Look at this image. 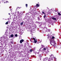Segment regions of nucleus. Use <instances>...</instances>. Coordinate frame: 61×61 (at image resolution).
Returning a JSON list of instances; mask_svg holds the SVG:
<instances>
[{"label":"nucleus","instance_id":"f257e3e1","mask_svg":"<svg viewBox=\"0 0 61 61\" xmlns=\"http://www.w3.org/2000/svg\"><path fill=\"white\" fill-rule=\"evenodd\" d=\"M50 41L51 45L53 46H55V45H56V42H55V40H50Z\"/></svg>","mask_w":61,"mask_h":61},{"label":"nucleus","instance_id":"f03ea898","mask_svg":"<svg viewBox=\"0 0 61 61\" xmlns=\"http://www.w3.org/2000/svg\"><path fill=\"white\" fill-rule=\"evenodd\" d=\"M29 13H30L31 14H33V11L31 10H30L29 12Z\"/></svg>","mask_w":61,"mask_h":61},{"label":"nucleus","instance_id":"7ed1b4c3","mask_svg":"<svg viewBox=\"0 0 61 61\" xmlns=\"http://www.w3.org/2000/svg\"><path fill=\"white\" fill-rule=\"evenodd\" d=\"M28 29L29 30H30V32L31 33H32V31H32V30H31V27H29Z\"/></svg>","mask_w":61,"mask_h":61},{"label":"nucleus","instance_id":"20e7f679","mask_svg":"<svg viewBox=\"0 0 61 61\" xmlns=\"http://www.w3.org/2000/svg\"><path fill=\"white\" fill-rule=\"evenodd\" d=\"M3 44L1 43L0 44V49H1L2 47H3Z\"/></svg>","mask_w":61,"mask_h":61},{"label":"nucleus","instance_id":"39448f33","mask_svg":"<svg viewBox=\"0 0 61 61\" xmlns=\"http://www.w3.org/2000/svg\"><path fill=\"white\" fill-rule=\"evenodd\" d=\"M49 56L50 57H51V58H54V55L52 54H51V55H49Z\"/></svg>","mask_w":61,"mask_h":61},{"label":"nucleus","instance_id":"423d86ee","mask_svg":"<svg viewBox=\"0 0 61 61\" xmlns=\"http://www.w3.org/2000/svg\"><path fill=\"white\" fill-rule=\"evenodd\" d=\"M38 54H39V56H40V57H42L41 56V53H40V52H38Z\"/></svg>","mask_w":61,"mask_h":61},{"label":"nucleus","instance_id":"0eeeda50","mask_svg":"<svg viewBox=\"0 0 61 61\" xmlns=\"http://www.w3.org/2000/svg\"><path fill=\"white\" fill-rule=\"evenodd\" d=\"M53 20H54V21H56L57 20H56V18H55V17H52L51 18Z\"/></svg>","mask_w":61,"mask_h":61},{"label":"nucleus","instance_id":"6e6552de","mask_svg":"<svg viewBox=\"0 0 61 61\" xmlns=\"http://www.w3.org/2000/svg\"><path fill=\"white\" fill-rule=\"evenodd\" d=\"M54 38H55V37L54 36H53L52 37V38L50 40H54Z\"/></svg>","mask_w":61,"mask_h":61},{"label":"nucleus","instance_id":"1a4fd4ad","mask_svg":"<svg viewBox=\"0 0 61 61\" xmlns=\"http://www.w3.org/2000/svg\"><path fill=\"white\" fill-rule=\"evenodd\" d=\"M24 40L22 39L20 40V43H21V44H22V42H24Z\"/></svg>","mask_w":61,"mask_h":61},{"label":"nucleus","instance_id":"9d476101","mask_svg":"<svg viewBox=\"0 0 61 61\" xmlns=\"http://www.w3.org/2000/svg\"><path fill=\"white\" fill-rule=\"evenodd\" d=\"M33 39L34 40V43H36L37 42V41L35 40V39L34 38H33Z\"/></svg>","mask_w":61,"mask_h":61},{"label":"nucleus","instance_id":"9b49d317","mask_svg":"<svg viewBox=\"0 0 61 61\" xmlns=\"http://www.w3.org/2000/svg\"><path fill=\"white\" fill-rule=\"evenodd\" d=\"M19 14V11H17V12H16V15L17 16H18Z\"/></svg>","mask_w":61,"mask_h":61},{"label":"nucleus","instance_id":"f8f14e48","mask_svg":"<svg viewBox=\"0 0 61 61\" xmlns=\"http://www.w3.org/2000/svg\"><path fill=\"white\" fill-rule=\"evenodd\" d=\"M46 49H47V47L44 48L43 49L44 50H45V51L46 50Z\"/></svg>","mask_w":61,"mask_h":61},{"label":"nucleus","instance_id":"ddd939ff","mask_svg":"<svg viewBox=\"0 0 61 61\" xmlns=\"http://www.w3.org/2000/svg\"><path fill=\"white\" fill-rule=\"evenodd\" d=\"M52 59L50 58H49L48 59V61H51V60H52Z\"/></svg>","mask_w":61,"mask_h":61},{"label":"nucleus","instance_id":"4468645a","mask_svg":"<svg viewBox=\"0 0 61 61\" xmlns=\"http://www.w3.org/2000/svg\"><path fill=\"white\" fill-rule=\"evenodd\" d=\"M43 25H46V23L45 22H43Z\"/></svg>","mask_w":61,"mask_h":61},{"label":"nucleus","instance_id":"2eb2a0df","mask_svg":"<svg viewBox=\"0 0 61 61\" xmlns=\"http://www.w3.org/2000/svg\"><path fill=\"white\" fill-rule=\"evenodd\" d=\"M33 51V50L32 49H31L30 50V52H32Z\"/></svg>","mask_w":61,"mask_h":61},{"label":"nucleus","instance_id":"dca6fc26","mask_svg":"<svg viewBox=\"0 0 61 61\" xmlns=\"http://www.w3.org/2000/svg\"><path fill=\"white\" fill-rule=\"evenodd\" d=\"M10 36L11 37H13L14 36V35L13 34L11 35Z\"/></svg>","mask_w":61,"mask_h":61},{"label":"nucleus","instance_id":"f3484780","mask_svg":"<svg viewBox=\"0 0 61 61\" xmlns=\"http://www.w3.org/2000/svg\"><path fill=\"white\" fill-rule=\"evenodd\" d=\"M23 23H24V22H21L20 23V25H23Z\"/></svg>","mask_w":61,"mask_h":61},{"label":"nucleus","instance_id":"a211bd4d","mask_svg":"<svg viewBox=\"0 0 61 61\" xmlns=\"http://www.w3.org/2000/svg\"><path fill=\"white\" fill-rule=\"evenodd\" d=\"M41 18V17H38V20H40V18Z\"/></svg>","mask_w":61,"mask_h":61},{"label":"nucleus","instance_id":"6ab92c4d","mask_svg":"<svg viewBox=\"0 0 61 61\" xmlns=\"http://www.w3.org/2000/svg\"><path fill=\"white\" fill-rule=\"evenodd\" d=\"M26 16H25L24 17V18L23 19L24 20L26 18H27L26 17Z\"/></svg>","mask_w":61,"mask_h":61},{"label":"nucleus","instance_id":"aec40b11","mask_svg":"<svg viewBox=\"0 0 61 61\" xmlns=\"http://www.w3.org/2000/svg\"><path fill=\"white\" fill-rule=\"evenodd\" d=\"M58 15H60V16L61 15V14L60 13H58Z\"/></svg>","mask_w":61,"mask_h":61},{"label":"nucleus","instance_id":"412c9836","mask_svg":"<svg viewBox=\"0 0 61 61\" xmlns=\"http://www.w3.org/2000/svg\"><path fill=\"white\" fill-rule=\"evenodd\" d=\"M35 28H33L32 29V31H35Z\"/></svg>","mask_w":61,"mask_h":61},{"label":"nucleus","instance_id":"4be33fe9","mask_svg":"<svg viewBox=\"0 0 61 61\" xmlns=\"http://www.w3.org/2000/svg\"><path fill=\"white\" fill-rule=\"evenodd\" d=\"M36 6H37V7H39V5L37 4L36 5Z\"/></svg>","mask_w":61,"mask_h":61},{"label":"nucleus","instance_id":"5701e85b","mask_svg":"<svg viewBox=\"0 0 61 61\" xmlns=\"http://www.w3.org/2000/svg\"><path fill=\"white\" fill-rule=\"evenodd\" d=\"M45 59H46V60H47V59H48V58L46 57V58H45Z\"/></svg>","mask_w":61,"mask_h":61},{"label":"nucleus","instance_id":"b1692460","mask_svg":"<svg viewBox=\"0 0 61 61\" xmlns=\"http://www.w3.org/2000/svg\"><path fill=\"white\" fill-rule=\"evenodd\" d=\"M43 61H46V59L44 58V59H43Z\"/></svg>","mask_w":61,"mask_h":61},{"label":"nucleus","instance_id":"393cba45","mask_svg":"<svg viewBox=\"0 0 61 61\" xmlns=\"http://www.w3.org/2000/svg\"><path fill=\"white\" fill-rule=\"evenodd\" d=\"M33 39V38H31V39L30 40V41L31 42H32V41L31 40H32Z\"/></svg>","mask_w":61,"mask_h":61},{"label":"nucleus","instance_id":"a878e982","mask_svg":"<svg viewBox=\"0 0 61 61\" xmlns=\"http://www.w3.org/2000/svg\"><path fill=\"white\" fill-rule=\"evenodd\" d=\"M8 24V22H7L5 23V24H6V25H7Z\"/></svg>","mask_w":61,"mask_h":61},{"label":"nucleus","instance_id":"bb28decb","mask_svg":"<svg viewBox=\"0 0 61 61\" xmlns=\"http://www.w3.org/2000/svg\"><path fill=\"white\" fill-rule=\"evenodd\" d=\"M15 36H16V37H17V34H15Z\"/></svg>","mask_w":61,"mask_h":61},{"label":"nucleus","instance_id":"cd10ccee","mask_svg":"<svg viewBox=\"0 0 61 61\" xmlns=\"http://www.w3.org/2000/svg\"><path fill=\"white\" fill-rule=\"evenodd\" d=\"M42 13L43 14H45V12H44L43 11H42Z\"/></svg>","mask_w":61,"mask_h":61},{"label":"nucleus","instance_id":"c85d7f7f","mask_svg":"<svg viewBox=\"0 0 61 61\" xmlns=\"http://www.w3.org/2000/svg\"><path fill=\"white\" fill-rule=\"evenodd\" d=\"M48 31H49V32H50V31H51V30L50 29H49L48 30Z\"/></svg>","mask_w":61,"mask_h":61},{"label":"nucleus","instance_id":"c756f323","mask_svg":"<svg viewBox=\"0 0 61 61\" xmlns=\"http://www.w3.org/2000/svg\"><path fill=\"white\" fill-rule=\"evenodd\" d=\"M42 41V40H41L40 41V42H39V43H41V41Z\"/></svg>","mask_w":61,"mask_h":61},{"label":"nucleus","instance_id":"7c9ffc66","mask_svg":"<svg viewBox=\"0 0 61 61\" xmlns=\"http://www.w3.org/2000/svg\"><path fill=\"white\" fill-rule=\"evenodd\" d=\"M46 14H45L44 16V18H45V17H46Z\"/></svg>","mask_w":61,"mask_h":61},{"label":"nucleus","instance_id":"2f4dec72","mask_svg":"<svg viewBox=\"0 0 61 61\" xmlns=\"http://www.w3.org/2000/svg\"><path fill=\"white\" fill-rule=\"evenodd\" d=\"M8 2L7 1H6L5 2H4V3H7Z\"/></svg>","mask_w":61,"mask_h":61},{"label":"nucleus","instance_id":"473e14b6","mask_svg":"<svg viewBox=\"0 0 61 61\" xmlns=\"http://www.w3.org/2000/svg\"><path fill=\"white\" fill-rule=\"evenodd\" d=\"M41 49H42V48H41L39 50L40 51V50H41Z\"/></svg>","mask_w":61,"mask_h":61},{"label":"nucleus","instance_id":"72a5a7b5","mask_svg":"<svg viewBox=\"0 0 61 61\" xmlns=\"http://www.w3.org/2000/svg\"><path fill=\"white\" fill-rule=\"evenodd\" d=\"M26 7H27V4H26Z\"/></svg>","mask_w":61,"mask_h":61},{"label":"nucleus","instance_id":"f704fd0d","mask_svg":"<svg viewBox=\"0 0 61 61\" xmlns=\"http://www.w3.org/2000/svg\"><path fill=\"white\" fill-rule=\"evenodd\" d=\"M39 22L38 21H36V23H38Z\"/></svg>","mask_w":61,"mask_h":61},{"label":"nucleus","instance_id":"c9c22d12","mask_svg":"<svg viewBox=\"0 0 61 61\" xmlns=\"http://www.w3.org/2000/svg\"><path fill=\"white\" fill-rule=\"evenodd\" d=\"M19 8V7H18L17 8V9H16V10H17V8Z\"/></svg>","mask_w":61,"mask_h":61},{"label":"nucleus","instance_id":"e433bc0d","mask_svg":"<svg viewBox=\"0 0 61 61\" xmlns=\"http://www.w3.org/2000/svg\"><path fill=\"white\" fill-rule=\"evenodd\" d=\"M54 59H55V60H56V57H54Z\"/></svg>","mask_w":61,"mask_h":61},{"label":"nucleus","instance_id":"4c0bfd02","mask_svg":"<svg viewBox=\"0 0 61 61\" xmlns=\"http://www.w3.org/2000/svg\"><path fill=\"white\" fill-rule=\"evenodd\" d=\"M11 6H10L9 7V8H11Z\"/></svg>","mask_w":61,"mask_h":61},{"label":"nucleus","instance_id":"58836bf2","mask_svg":"<svg viewBox=\"0 0 61 61\" xmlns=\"http://www.w3.org/2000/svg\"><path fill=\"white\" fill-rule=\"evenodd\" d=\"M42 46H43V47H44V46L43 45H42Z\"/></svg>","mask_w":61,"mask_h":61},{"label":"nucleus","instance_id":"ea45409f","mask_svg":"<svg viewBox=\"0 0 61 61\" xmlns=\"http://www.w3.org/2000/svg\"><path fill=\"white\" fill-rule=\"evenodd\" d=\"M59 13H60V14H61V11H60V12H59Z\"/></svg>","mask_w":61,"mask_h":61},{"label":"nucleus","instance_id":"a19ab883","mask_svg":"<svg viewBox=\"0 0 61 61\" xmlns=\"http://www.w3.org/2000/svg\"><path fill=\"white\" fill-rule=\"evenodd\" d=\"M10 11H11V10H12V9H10Z\"/></svg>","mask_w":61,"mask_h":61},{"label":"nucleus","instance_id":"79ce46f5","mask_svg":"<svg viewBox=\"0 0 61 61\" xmlns=\"http://www.w3.org/2000/svg\"><path fill=\"white\" fill-rule=\"evenodd\" d=\"M3 38H4V37H3L2 38V39Z\"/></svg>","mask_w":61,"mask_h":61},{"label":"nucleus","instance_id":"37998d69","mask_svg":"<svg viewBox=\"0 0 61 61\" xmlns=\"http://www.w3.org/2000/svg\"><path fill=\"white\" fill-rule=\"evenodd\" d=\"M8 15H10V14L9 13L8 14Z\"/></svg>","mask_w":61,"mask_h":61},{"label":"nucleus","instance_id":"c03bdc74","mask_svg":"<svg viewBox=\"0 0 61 61\" xmlns=\"http://www.w3.org/2000/svg\"><path fill=\"white\" fill-rule=\"evenodd\" d=\"M10 37H11V36H10L9 37V38H10Z\"/></svg>","mask_w":61,"mask_h":61},{"label":"nucleus","instance_id":"a18cd8bd","mask_svg":"<svg viewBox=\"0 0 61 61\" xmlns=\"http://www.w3.org/2000/svg\"><path fill=\"white\" fill-rule=\"evenodd\" d=\"M28 14V13H26V15H27V14Z\"/></svg>","mask_w":61,"mask_h":61},{"label":"nucleus","instance_id":"49530a36","mask_svg":"<svg viewBox=\"0 0 61 61\" xmlns=\"http://www.w3.org/2000/svg\"><path fill=\"white\" fill-rule=\"evenodd\" d=\"M2 1L3 0H2Z\"/></svg>","mask_w":61,"mask_h":61}]
</instances>
